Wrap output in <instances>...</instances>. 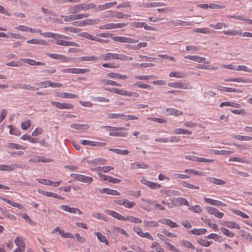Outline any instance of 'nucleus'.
<instances>
[{
  "instance_id": "f257e3e1",
  "label": "nucleus",
  "mask_w": 252,
  "mask_h": 252,
  "mask_svg": "<svg viewBox=\"0 0 252 252\" xmlns=\"http://www.w3.org/2000/svg\"><path fill=\"white\" fill-rule=\"evenodd\" d=\"M70 177L74 179L83 183L91 184L93 180V178L79 174H71Z\"/></svg>"
},
{
  "instance_id": "f03ea898",
  "label": "nucleus",
  "mask_w": 252,
  "mask_h": 252,
  "mask_svg": "<svg viewBox=\"0 0 252 252\" xmlns=\"http://www.w3.org/2000/svg\"><path fill=\"white\" fill-rule=\"evenodd\" d=\"M207 212L211 215H214L216 217L220 219L224 216V213L220 212L219 210L214 207H205Z\"/></svg>"
},
{
  "instance_id": "7ed1b4c3",
  "label": "nucleus",
  "mask_w": 252,
  "mask_h": 252,
  "mask_svg": "<svg viewBox=\"0 0 252 252\" xmlns=\"http://www.w3.org/2000/svg\"><path fill=\"white\" fill-rule=\"evenodd\" d=\"M185 58L186 59H188L190 60L198 62V63H210L209 60H207V61H206V59L205 58L200 57L198 56L188 55L187 56H185Z\"/></svg>"
},
{
  "instance_id": "20e7f679",
  "label": "nucleus",
  "mask_w": 252,
  "mask_h": 252,
  "mask_svg": "<svg viewBox=\"0 0 252 252\" xmlns=\"http://www.w3.org/2000/svg\"><path fill=\"white\" fill-rule=\"evenodd\" d=\"M140 182L142 184L147 186L148 187L152 189H157L159 188L161 186L160 184L158 183L151 182L145 178H143L141 179Z\"/></svg>"
},
{
  "instance_id": "39448f33",
  "label": "nucleus",
  "mask_w": 252,
  "mask_h": 252,
  "mask_svg": "<svg viewBox=\"0 0 252 252\" xmlns=\"http://www.w3.org/2000/svg\"><path fill=\"white\" fill-rule=\"evenodd\" d=\"M168 86L175 88L187 89H188L189 84L187 83L180 81L177 82L168 83Z\"/></svg>"
},
{
  "instance_id": "423d86ee",
  "label": "nucleus",
  "mask_w": 252,
  "mask_h": 252,
  "mask_svg": "<svg viewBox=\"0 0 252 252\" xmlns=\"http://www.w3.org/2000/svg\"><path fill=\"white\" fill-rule=\"evenodd\" d=\"M172 204L174 206H180L181 205L189 206V202L184 198L178 197L174 198L172 201Z\"/></svg>"
},
{
  "instance_id": "0eeeda50",
  "label": "nucleus",
  "mask_w": 252,
  "mask_h": 252,
  "mask_svg": "<svg viewBox=\"0 0 252 252\" xmlns=\"http://www.w3.org/2000/svg\"><path fill=\"white\" fill-rule=\"evenodd\" d=\"M158 221L162 224H166L171 228H177L179 226L176 222H173L172 220L168 219H162Z\"/></svg>"
},
{
  "instance_id": "6e6552de",
  "label": "nucleus",
  "mask_w": 252,
  "mask_h": 252,
  "mask_svg": "<svg viewBox=\"0 0 252 252\" xmlns=\"http://www.w3.org/2000/svg\"><path fill=\"white\" fill-rule=\"evenodd\" d=\"M81 10H82V7L81 4L75 5L73 6L70 7L68 10L67 12L69 14H72L71 15H74L80 12Z\"/></svg>"
},
{
  "instance_id": "1a4fd4ad",
  "label": "nucleus",
  "mask_w": 252,
  "mask_h": 252,
  "mask_svg": "<svg viewBox=\"0 0 252 252\" xmlns=\"http://www.w3.org/2000/svg\"><path fill=\"white\" fill-rule=\"evenodd\" d=\"M204 200L206 203H210L213 205L216 206H226V205L219 200H216L206 197H204Z\"/></svg>"
},
{
  "instance_id": "9d476101",
  "label": "nucleus",
  "mask_w": 252,
  "mask_h": 252,
  "mask_svg": "<svg viewBox=\"0 0 252 252\" xmlns=\"http://www.w3.org/2000/svg\"><path fill=\"white\" fill-rule=\"evenodd\" d=\"M46 55L50 58L53 59L64 61L65 62L69 61V59L68 58L62 55L52 53H46Z\"/></svg>"
},
{
  "instance_id": "9b49d317",
  "label": "nucleus",
  "mask_w": 252,
  "mask_h": 252,
  "mask_svg": "<svg viewBox=\"0 0 252 252\" xmlns=\"http://www.w3.org/2000/svg\"><path fill=\"white\" fill-rule=\"evenodd\" d=\"M100 176L103 180L108 181L109 183L116 184L120 183L121 182V180L120 179L114 178L111 176H106L105 175H101Z\"/></svg>"
},
{
  "instance_id": "f8f14e48",
  "label": "nucleus",
  "mask_w": 252,
  "mask_h": 252,
  "mask_svg": "<svg viewBox=\"0 0 252 252\" xmlns=\"http://www.w3.org/2000/svg\"><path fill=\"white\" fill-rule=\"evenodd\" d=\"M106 212L108 215L111 216L114 218L118 219V220H123L126 221V217L123 216L121 214L114 211L107 210Z\"/></svg>"
},
{
  "instance_id": "ddd939ff",
  "label": "nucleus",
  "mask_w": 252,
  "mask_h": 252,
  "mask_svg": "<svg viewBox=\"0 0 252 252\" xmlns=\"http://www.w3.org/2000/svg\"><path fill=\"white\" fill-rule=\"evenodd\" d=\"M207 230L205 228H194L192 230H189L188 233L189 234H194L195 235H200L205 234Z\"/></svg>"
},
{
  "instance_id": "4468645a",
  "label": "nucleus",
  "mask_w": 252,
  "mask_h": 252,
  "mask_svg": "<svg viewBox=\"0 0 252 252\" xmlns=\"http://www.w3.org/2000/svg\"><path fill=\"white\" fill-rule=\"evenodd\" d=\"M19 167L16 164L8 166L4 164H0V170L1 171H12Z\"/></svg>"
},
{
  "instance_id": "2eb2a0df",
  "label": "nucleus",
  "mask_w": 252,
  "mask_h": 252,
  "mask_svg": "<svg viewBox=\"0 0 252 252\" xmlns=\"http://www.w3.org/2000/svg\"><path fill=\"white\" fill-rule=\"evenodd\" d=\"M39 192L42 194L43 195L48 197H52L59 199H64V198L63 197H62L57 194L54 193L52 192L42 191V192L39 191Z\"/></svg>"
},
{
  "instance_id": "dca6fc26",
  "label": "nucleus",
  "mask_w": 252,
  "mask_h": 252,
  "mask_svg": "<svg viewBox=\"0 0 252 252\" xmlns=\"http://www.w3.org/2000/svg\"><path fill=\"white\" fill-rule=\"evenodd\" d=\"M116 3H117L116 1H113V2L106 3L102 5H99L98 6L97 10L101 11V10L109 8L116 5Z\"/></svg>"
},
{
  "instance_id": "f3484780",
  "label": "nucleus",
  "mask_w": 252,
  "mask_h": 252,
  "mask_svg": "<svg viewBox=\"0 0 252 252\" xmlns=\"http://www.w3.org/2000/svg\"><path fill=\"white\" fill-rule=\"evenodd\" d=\"M70 127L78 130H86L89 128V126L87 124H73L70 125Z\"/></svg>"
},
{
  "instance_id": "a211bd4d",
  "label": "nucleus",
  "mask_w": 252,
  "mask_h": 252,
  "mask_svg": "<svg viewBox=\"0 0 252 252\" xmlns=\"http://www.w3.org/2000/svg\"><path fill=\"white\" fill-rule=\"evenodd\" d=\"M218 89L220 90L221 91L226 92H236L237 93H242V91L238 90V89H235L232 88H229V87H223L222 86H219L218 87Z\"/></svg>"
},
{
  "instance_id": "6ab92c4d",
  "label": "nucleus",
  "mask_w": 252,
  "mask_h": 252,
  "mask_svg": "<svg viewBox=\"0 0 252 252\" xmlns=\"http://www.w3.org/2000/svg\"><path fill=\"white\" fill-rule=\"evenodd\" d=\"M100 83L103 85H109L111 86H121V85L116 82L108 79H102L100 80Z\"/></svg>"
},
{
  "instance_id": "aec40b11",
  "label": "nucleus",
  "mask_w": 252,
  "mask_h": 252,
  "mask_svg": "<svg viewBox=\"0 0 252 252\" xmlns=\"http://www.w3.org/2000/svg\"><path fill=\"white\" fill-rule=\"evenodd\" d=\"M132 167L131 169H136L137 168L147 169L148 167V165L146 164L145 163L142 162H135L131 163Z\"/></svg>"
},
{
  "instance_id": "412c9836",
  "label": "nucleus",
  "mask_w": 252,
  "mask_h": 252,
  "mask_svg": "<svg viewBox=\"0 0 252 252\" xmlns=\"http://www.w3.org/2000/svg\"><path fill=\"white\" fill-rule=\"evenodd\" d=\"M115 55H116V53H108L102 55L100 56V59L104 61L109 60L111 59H112L113 60H116L115 57L116 56H115Z\"/></svg>"
},
{
  "instance_id": "4be33fe9",
  "label": "nucleus",
  "mask_w": 252,
  "mask_h": 252,
  "mask_svg": "<svg viewBox=\"0 0 252 252\" xmlns=\"http://www.w3.org/2000/svg\"><path fill=\"white\" fill-rule=\"evenodd\" d=\"M107 75L110 77L111 78H117V79H126L127 78V77L125 75L120 74L117 73H110L107 74Z\"/></svg>"
},
{
  "instance_id": "5701e85b",
  "label": "nucleus",
  "mask_w": 252,
  "mask_h": 252,
  "mask_svg": "<svg viewBox=\"0 0 252 252\" xmlns=\"http://www.w3.org/2000/svg\"><path fill=\"white\" fill-rule=\"evenodd\" d=\"M102 128H104L106 129L108 131H110L111 132H112V131H119V130H126L127 129L126 127H115V126H102Z\"/></svg>"
},
{
  "instance_id": "b1692460",
  "label": "nucleus",
  "mask_w": 252,
  "mask_h": 252,
  "mask_svg": "<svg viewBox=\"0 0 252 252\" xmlns=\"http://www.w3.org/2000/svg\"><path fill=\"white\" fill-rule=\"evenodd\" d=\"M223 225H225L226 227L231 228H236L237 229H240L239 225L234 221H225Z\"/></svg>"
},
{
  "instance_id": "393cba45",
  "label": "nucleus",
  "mask_w": 252,
  "mask_h": 252,
  "mask_svg": "<svg viewBox=\"0 0 252 252\" xmlns=\"http://www.w3.org/2000/svg\"><path fill=\"white\" fill-rule=\"evenodd\" d=\"M95 235L97 236V239L99 241L101 242L104 243L105 245H108L109 242L107 240L105 236H103L101 233L99 232H96L95 233Z\"/></svg>"
},
{
  "instance_id": "a878e982",
  "label": "nucleus",
  "mask_w": 252,
  "mask_h": 252,
  "mask_svg": "<svg viewBox=\"0 0 252 252\" xmlns=\"http://www.w3.org/2000/svg\"><path fill=\"white\" fill-rule=\"evenodd\" d=\"M174 133L178 134L190 135L192 134L191 131L183 128H176L174 129Z\"/></svg>"
},
{
  "instance_id": "bb28decb",
  "label": "nucleus",
  "mask_w": 252,
  "mask_h": 252,
  "mask_svg": "<svg viewBox=\"0 0 252 252\" xmlns=\"http://www.w3.org/2000/svg\"><path fill=\"white\" fill-rule=\"evenodd\" d=\"M208 181L211 183L218 185H223L225 183V182L222 180L212 177L209 178Z\"/></svg>"
},
{
  "instance_id": "cd10ccee",
  "label": "nucleus",
  "mask_w": 252,
  "mask_h": 252,
  "mask_svg": "<svg viewBox=\"0 0 252 252\" xmlns=\"http://www.w3.org/2000/svg\"><path fill=\"white\" fill-rule=\"evenodd\" d=\"M100 59V56L99 57H95L94 56H85L81 57L80 58L79 60L82 61H96Z\"/></svg>"
},
{
  "instance_id": "c85d7f7f",
  "label": "nucleus",
  "mask_w": 252,
  "mask_h": 252,
  "mask_svg": "<svg viewBox=\"0 0 252 252\" xmlns=\"http://www.w3.org/2000/svg\"><path fill=\"white\" fill-rule=\"evenodd\" d=\"M205 238L207 239H212L217 242H220L222 240V238L221 236H219L214 233H211L209 235L205 236Z\"/></svg>"
},
{
  "instance_id": "c756f323",
  "label": "nucleus",
  "mask_w": 252,
  "mask_h": 252,
  "mask_svg": "<svg viewBox=\"0 0 252 252\" xmlns=\"http://www.w3.org/2000/svg\"><path fill=\"white\" fill-rule=\"evenodd\" d=\"M234 138L241 141H250L252 140V137L248 136H242L240 135H233L232 136Z\"/></svg>"
},
{
  "instance_id": "7c9ffc66",
  "label": "nucleus",
  "mask_w": 252,
  "mask_h": 252,
  "mask_svg": "<svg viewBox=\"0 0 252 252\" xmlns=\"http://www.w3.org/2000/svg\"><path fill=\"white\" fill-rule=\"evenodd\" d=\"M59 96L62 98H75L78 97L77 95L75 94L67 93H61L58 95Z\"/></svg>"
},
{
  "instance_id": "2f4dec72",
  "label": "nucleus",
  "mask_w": 252,
  "mask_h": 252,
  "mask_svg": "<svg viewBox=\"0 0 252 252\" xmlns=\"http://www.w3.org/2000/svg\"><path fill=\"white\" fill-rule=\"evenodd\" d=\"M210 27L211 28H214L215 29L217 30H220L222 29L223 27L226 28L228 27V26L226 24H225L223 23H220L218 22L216 23V24H210Z\"/></svg>"
},
{
  "instance_id": "473e14b6",
  "label": "nucleus",
  "mask_w": 252,
  "mask_h": 252,
  "mask_svg": "<svg viewBox=\"0 0 252 252\" xmlns=\"http://www.w3.org/2000/svg\"><path fill=\"white\" fill-rule=\"evenodd\" d=\"M115 56H116L115 57L116 60H121V61H131L132 60V58L127 56L123 54H116V55H115Z\"/></svg>"
},
{
  "instance_id": "72a5a7b5",
  "label": "nucleus",
  "mask_w": 252,
  "mask_h": 252,
  "mask_svg": "<svg viewBox=\"0 0 252 252\" xmlns=\"http://www.w3.org/2000/svg\"><path fill=\"white\" fill-rule=\"evenodd\" d=\"M8 127L9 128V133L10 134L16 136H19L21 134L20 130L18 129L15 128L13 126L9 125Z\"/></svg>"
},
{
  "instance_id": "f704fd0d",
  "label": "nucleus",
  "mask_w": 252,
  "mask_h": 252,
  "mask_svg": "<svg viewBox=\"0 0 252 252\" xmlns=\"http://www.w3.org/2000/svg\"><path fill=\"white\" fill-rule=\"evenodd\" d=\"M133 86L142 89H147L149 90L153 89V87H152L151 85L148 84H141L140 82H139L133 84Z\"/></svg>"
},
{
  "instance_id": "c9c22d12",
  "label": "nucleus",
  "mask_w": 252,
  "mask_h": 252,
  "mask_svg": "<svg viewBox=\"0 0 252 252\" xmlns=\"http://www.w3.org/2000/svg\"><path fill=\"white\" fill-rule=\"evenodd\" d=\"M41 30H39L38 32L40 33L43 36L45 37H52L54 38H57V33H52L51 32H46L42 33Z\"/></svg>"
},
{
  "instance_id": "e433bc0d",
  "label": "nucleus",
  "mask_w": 252,
  "mask_h": 252,
  "mask_svg": "<svg viewBox=\"0 0 252 252\" xmlns=\"http://www.w3.org/2000/svg\"><path fill=\"white\" fill-rule=\"evenodd\" d=\"M109 150L110 151L115 152L118 154L123 155H127L129 153V151L127 150H121V149H118L110 148Z\"/></svg>"
},
{
  "instance_id": "4c0bfd02",
  "label": "nucleus",
  "mask_w": 252,
  "mask_h": 252,
  "mask_svg": "<svg viewBox=\"0 0 252 252\" xmlns=\"http://www.w3.org/2000/svg\"><path fill=\"white\" fill-rule=\"evenodd\" d=\"M60 208L64 211L75 214V210H76V208H71L67 205H62Z\"/></svg>"
},
{
  "instance_id": "58836bf2",
  "label": "nucleus",
  "mask_w": 252,
  "mask_h": 252,
  "mask_svg": "<svg viewBox=\"0 0 252 252\" xmlns=\"http://www.w3.org/2000/svg\"><path fill=\"white\" fill-rule=\"evenodd\" d=\"M15 29H16V30H20L21 31H24V32H34L33 31V29L29 27H27V26H24V25H20V26H17V27H15Z\"/></svg>"
},
{
  "instance_id": "ea45409f",
  "label": "nucleus",
  "mask_w": 252,
  "mask_h": 252,
  "mask_svg": "<svg viewBox=\"0 0 252 252\" xmlns=\"http://www.w3.org/2000/svg\"><path fill=\"white\" fill-rule=\"evenodd\" d=\"M197 242L202 246H204L205 247H208L210 246V245L212 244V241H208L205 239H199L197 240Z\"/></svg>"
},
{
  "instance_id": "a19ab883",
  "label": "nucleus",
  "mask_w": 252,
  "mask_h": 252,
  "mask_svg": "<svg viewBox=\"0 0 252 252\" xmlns=\"http://www.w3.org/2000/svg\"><path fill=\"white\" fill-rule=\"evenodd\" d=\"M180 243L182 244L183 246L186 248H189L192 250L195 249V247L189 241L186 240H182Z\"/></svg>"
},
{
  "instance_id": "79ce46f5",
  "label": "nucleus",
  "mask_w": 252,
  "mask_h": 252,
  "mask_svg": "<svg viewBox=\"0 0 252 252\" xmlns=\"http://www.w3.org/2000/svg\"><path fill=\"white\" fill-rule=\"evenodd\" d=\"M126 220H128L129 221H130L131 222L136 223H141L142 222L141 220L140 219L133 217V216L126 217Z\"/></svg>"
},
{
  "instance_id": "37998d69",
  "label": "nucleus",
  "mask_w": 252,
  "mask_h": 252,
  "mask_svg": "<svg viewBox=\"0 0 252 252\" xmlns=\"http://www.w3.org/2000/svg\"><path fill=\"white\" fill-rule=\"evenodd\" d=\"M82 10H88L95 7L96 5L94 3H82L81 4Z\"/></svg>"
},
{
  "instance_id": "c03bdc74",
  "label": "nucleus",
  "mask_w": 252,
  "mask_h": 252,
  "mask_svg": "<svg viewBox=\"0 0 252 252\" xmlns=\"http://www.w3.org/2000/svg\"><path fill=\"white\" fill-rule=\"evenodd\" d=\"M109 135L111 136L126 137L127 133L124 132H110Z\"/></svg>"
},
{
  "instance_id": "a18cd8bd",
  "label": "nucleus",
  "mask_w": 252,
  "mask_h": 252,
  "mask_svg": "<svg viewBox=\"0 0 252 252\" xmlns=\"http://www.w3.org/2000/svg\"><path fill=\"white\" fill-rule=\"evenodd\" d=\"M220 230L228 237L232 238L234 236V234L233 232H230L229 230L223 227H221L220 228Z\"/></svg>"
},
{
  "instance_id": "49530a36",
  "label": "nucleus",
  "mask_w": 252,
  "mask_h": 252,
  "mask_svg": "<svg viewBox=\"0 0 252 252\" xmlns=\"http://www.w3.org/2000/svg\"><path fill=\"white\" fill-rule=\"evenodd\" d=\"M144 224L148 227H157L158 226V224L157 221H147L144 220L143 221Z\"/></svg>"
},
{
  "instance_id": "de8ad7c7",
  "label": "nucleus",
  "mask_w": 252,
  "mask_h": 252,
  "mask_svg": "<svg viewBox=\"0 0 252 252\" xmlns=\"http://www.w3.org/2000/svg\"><path fill=\"white\" fill-rule=\"evenodd\" d=\"M15 243L20 248H25V243L21 237H17L15 240Z\"/></svg>"
},
{
  "instance_id": "09e8293b",
  "label": "nucleus",
  "mask_w": 252,
  "mask_h": 252,
  "mask_svg": "<svg viewBox=\"0 0 252 252\" xmlns=\"http://www.w3.org/2000/svg\"><path fill=\"white\" fill-rule=\"evenodd\" d=\"M84 22V26L86 25H92L96 24L99 20L97 19H88L85 20H83Z\"/></svg>"
},
{
  "instance_id": "8fccbe9b",
  "label": "nucleus",
  "mask_w": 252,
  "mask_h": 252,
  "mask_svg": "<svg viewBox=\"0 0 252 252\" xmlns=\"http://www.w3.org/2000/svg\"><path fill=\"white\" fill-rule=\"evenodd\" d=\"M167 111L170 113V115H173L176 116H180L182 114V112L173 108H168Z\"/></svg>"
},
{
  "instance_id": "3c124183",
  "label": "nucleus",
  "mask_w": 252,
  "mask_h": 252,
  "mask_svg": "<svg viewBox=\"0 0 252 252\" xmlns=\"http://www.w3.org/2000/svg\"><path fill=\"white\" fill-rule=\"evenodd\" d=\"M233 153V151H228V150H214V153L216 155H230Z\"/></svg>"
},
{
  "instance_id": "603ef678",
  "label": "nucleus",
  "mask_w": 252,
  "mask_h": 252,
  "mask_svg": "<svg viewBox=\"0 0 252 252\" xmlns=\"http://www.w3.org/2000/svg\"><path fill=\"white\" fill-rule=\"evenodd\" d=\"M194 32L204 34L210 33V30L207 28H198L193 30Z\"/></svg>"
},
{
  "instance_id": "864d4df0",
  "label": "nucleus",
  "mask_w": 252,
  "mask_h": 252,
  "mask_svg": "<svg viewBox=\"0 0 252 252\" xmlns=\"http://www.w3.org/2000/svg\"><path fill=\"white\" fill-rule=\"evenodd\" d=\"M20 88L22 89L28 90H38V88H36L34 87L31 86L29 84H20Z\"/></svg>"
},
{
  "instance_id": "5fc2aeb1",
  "label": "nucleus",
  "mask_w": 252,
  "mask_h": 252,
  "mask_svg": "<svg viewBox=\"0 0 252 252\" xmlns=\"http://www.w3.org/2000/svg\"><path fill=\"white\" fill-rule=\"evenodd\" d=\"M112 39L117 42H120L122 43H126V41H127L126 40L127 37L125 36H115L112 38Z\"/></svg>"
},
{
  "instance_id": "6e6d98bb",
  "label": "nucleus",
  "mask_w": 252,
  "mask_h": 252,
  "mask_svg": "<svg viewBox=\"0 0 252 252\" xmlns=\"http://www.w3.org/2000/svg\"><path fill=\"white\" fill-rule=\"evenodd\" d=\"M7 147H11L13 149H25V148L22 145H20L15 143H8Z\"/></svg>"
},
{
  "instance_id": "4d7b16f0",
  "label": "nucleus",
  "mask_w": 252,
  "mask_h": 252,
  "mask_svg": "<svg viewBox=\"0 0 252 252\" xmlns=\"http://www.w3.org/2000/svg\"><path fill=\"white\" fill-rule=\"evenodd\" d=\"M165 244L168 247V249L172 252H180V251L178 249L171 245L170 243L166 242Z\"/></svg>"
},
{
  "instance_id": "13d9d810",
  "label": "nucleus",
  "mask_w": 252,
  "mask_h": 252,
  "mask_svg": "<svg viewBox=\"0 0 252 252\" xmlns=\"http://www.w3.org/2000/svg\"><path fill=\"white\" fill-rule=\"evenodd\" d=\"M90 71L88 68H74V74H82L85 72H88Z\"/></svg>"
},
{
  "instance_id": "bf43d9fd",
  "label": "nucleus",
  "mask_w": 252,
  "mask_h": 252,
  "mask_svg": "<svg viewBox=\"0 0 252 252\" xmlns=\"http://www.w3.org/2000/svg\"><path fill=\"white\" fill-rule=\"evenodd\" d=\"M236 70H244L245 71L251 73L252 72V69L248 68L247 66L245 65H238L237 66Z\"/></svg>"
},
{
  "instance_id": "052dcab7",
  "label": "nucleus",
  "mask_w": 252,
  "mask_h": 252,
  "mask_svg": "<svg viewBox=\"0 0 252 252\" xmlns=\"http://www.w3.org/2000/svg\"><path fill=\"white\" fill-rule=\"evenodd\" d=\"M37 181L41 184L45 185H49L50 186L52 184V181L48 179H37Z\"/></svg>"
},
{
  "instance_id": "680f3d73",
  "label": "nucleus",
  "mask_w": 252,
  "mask_h": 252,
  "mask_svg": "<svg viewBox=\"0 0 252 252\" xmlns=\"http://www.w3.org/2000/svg\"><path fill=\"white\" fill-rule=\"evenodd\" d=\"M136 205V203L134 202H130L128 200L126 199L125 202L124 206L127 208H131Z\"/></svg>"
},
{
  "instance_id": "e2e57ef3",
  "label": "nucleus",
  "mask_w": 252,
  "mask_h": 252,
  "mask_svg": "<svg viewBox=\"0 0 252 252\" xmlns=\"http://www.w3.org/2000/svg\"><path fill=\"white\" fill-rule=\"evenodd\" d=\"M30 125H31V121L27 120V121L22 123L21 128L23 129L26 130V129H28L30 126Z\"/></svg>"
},
{
  "instance_id": "0e129e2a",
  "label": "nucleus",
  "mask_w": 252,
  "mask_h": 252,
  "mask_svg": "<svg viewBox=\"0 0 252 252\" xmlns=\"http://www.w3.org/2000/svg\"><path fill=\"white\" fill-rule=\"evenodd\" d=\"M233 212L235 214H236V215H237L238 216H241L243 218L247 219V218H249L248 215H247L246 214L244 213V212L240 211V210H234Z\"/></svg>"
},
{
  "instance_id": "69168bd1",
  "label": "nucleus",
  "mask_w": 252,
  "mask_h": 252,
  "mask_svg": "<svg viewBox=\"0 0 252 252\" xmlns=\"http://www.w3.org/2000/svg\"><path fill=\"white\" fill-rule=\"evenodd\" d=\"M23 218L26 220V221L32 225L35 224V223L31 219L30 217L26 214H24L22 216Z\"/></svg>"
},
{
  "instance_id": "338daca9",
  "label": "nucleus",
  "mask_w": 252,
  "mask_h": 252,
  "mask_svg": "<svg viewBox=\"0 0 252 252\" xmlns=\"http://www.w3.org/2000/svg\"><path fill=\"white\" fill-rule=\"evenodd\" d=\"M89 16V14H79L76 15H73L74 20L77 19H81L84 18H86Z\"/></svg>"
},
{
  "instance_id": "774afa93",
  "label": "nucleus",
  "mask_w": 252,
  "mask_h": 252,
  "mask_svg": "<svg viewBox=\"0 0 252 252\" xmlns=\"http://www.w3.org/2000/svg\"><path fill=\"white\" fill-rule=\"evenodd\" d=\"M181 223L187 229H189L191 227V223L187 220H182Z\"/></svg>"
}]
</instances>
